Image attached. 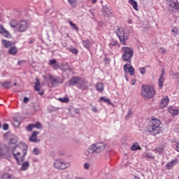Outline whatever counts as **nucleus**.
Here are the masks:
<instances>
[{"label": "nucleus", "instance_id": "1", "mask_svg": "<svg viewBox=\"0 0 179 179\" xmlns=\"http://www.w3.org/2000/svg\"><path fill=\"white\" fill-rule=\"evenodd\" d=\"M13 155L17 164H21L24 162L26 155H27V145L20 143L13 148Z\"/></svg>", "mask_w": 179, "mask_h": 179}, {"label": "nucleus", "instance_id": "2", "mask_svg": "<svg viewBox=\"0 0 179 179\" xmlns=\"http://www.w3.org/2000/svg\"><path fill=\"white\" fill-rule=\"evenodd\" d=\"M162 122L157 118L151 119L146 127L147 132H149L153 136L162 134Z\"/></svg>", "mask_w": 179, "mask_h": 179}, {"label": "nucleus", "instance_id": "3", "mask_svg": "<svg viewBox=\"0 0 179 179\" xmlns=\"http://www.w3.org/2000/svg\"><path fill=\"white\" fill-rule=\"evenodd\" d=\"M141 94L143 99H153L156 90L150 85H143Z\"/></svg>", "mask_w": 179, "mask_h": 179}, {"label": "nucleus", "instance_id": "4", "mask_svg": "<svg viewBox=\"0 0 179 179\" xmlns=\"http://www.w3.org/2000/svg\"><path fill=\"white\" fill-rule=\"evenodd\" d=\"M122 58L124 62L131 64L132 58L134 57V49L129 47L122 48Z\"/></svg>", "mask_w": 179, "mask_h": 179}, {"label": "nucleus", "instance_id": "5", "mask_svg": "<svg viewBox=\"0 0 179 179\" xmlns=\"http://www.w3.org/2000/svg\"><path fill=\"white\" fill-rule=\"evenodd\" d=\"M116 33L117 37H119L120 43L122 45H127V41L129 38V34L125 32V29L120 27H117Z\"/></svg>", "mask_w": 179, "mask_h": 179}, {"label": "nucleus", "instance_id": "6", "mask_svg": "<svg viewBox=\"0 0 179 179\" xmlns=\"http://www.w3.org/2000/svg\"><path fill=\"white\" fill-rule=\"evenodd\" d=\"M104 149H106V145H104L103 143H98L91 145L87 149V152L90 153V155L94 152L99 153V152L104 150Z\"/></svg>", "mask_w": 179, "mask_h": 179}, {"label": "nucleus", "instance_id": "7", "mask_svg": "<svg viewBox=\"0 0 179 179\" xmlns=\"http://www.w3.org/2000/svg\"><path fill=\"white\" fill-rule=\"evenodd\" d=\"M10 155V148L0 145V157L1 159H9Z\"/></svg>", "mask_w": 179, "mask_h": 179}, {"label": "nucleus", "instance_id": "8", "mask_svg": "<svg viewBox=\"0 0 179 179\" xmlns=\"http://www.w3.org/2000/svg\"><path fill=\"white\" fill-rule=\"evenodd\" d=\"M70 166L71 164L69 162L65 163L59 159H57L54 162V167L57 170H66Z\"/></svg>", "mask_w": 179, "mask_h": 179}, {"label": "nucleus", "instance_id": "9", "mask_svg": "<svg viewBox=\"0 0 179 179\" xmlns=\"http://www.w3.org/2000/svg\"><path fill=\"white\" fill-rule=\"evenodd\" d=\"M28 29L29 23H27L26 20H21L20 22H18L16 30L18 31V33H24V31H26Z\"/></svg>", "mask_w": 179, "mask_h": 179}, {"label": "nucleus", "instance_id": "10", "mask_svg": "<svg viewBox=\"0 0 179 179\" xmlns=\"http://www.w3.org/2000/svg\"><path fill=\"white\" fill-rule=\"evenodd\" d=\"M124 71L125 73H129L130 76H134V75H135V69H134L129 64H124Z\"/></svg>", "mask_w": 179, "mask_h": 179}, {"label": "nucleus", "instance_id": "11", "mask_svg": "<svg viewBox=\"0 0 179 179\" xmlns=\"http://www.w3.org/2000/svg\"><path fill=\"white\" fill-rule=\"evenodd\" d=\"M169 101H170V99H169V96H162L161 99V102L159 103L160 108H166V107L169 106Z\"/></svg>", "mask_w": 179, "mask_h": 179}, {"label": "nucleus", "instance_id": "12", "mask_svg": "<svg viewBox=\"0 0 179 179\" xmlns=\"http://www.w3.org/2000/svg\"><path fill=\"white\" fill-rule=\"evenodd\" d=\"M78 85V89H80L81 90H87V81H86L85 78H80Z\"/></svg>", "mask_w": 179, "mask_h": 179}, {"label": "nucleus", "instance_id": "13", "mask_svg": "<svg viewBox=\"0 0 179 179\" xmlns=\"http://www.w3.org/2000/svg\"><path fill=\"white\" fill-rule=\"evenodd\" d=\"M0 34H2L6 38H12V36H10L9 31L6 30L2 24H0Z\"/></svg>", "mask_w": 179, "mask_h": 179}, {"label": "nucleus", "instance_id": "14", "mask_svg": "<svg viewBox=\"0 0 179 179\" xmlns=\"http://www.w3.org/2000/svg\"><path fill=\"white\" fill-rule=\"evenodd\" d=\"M177 163H178V159H173V160L171 161L170 162H168L166 165V169L171 170V169H173L174 167V166H176V164H177Z\"/></svg>", "mask_w": 179, "mask_h": 179}, {"label": "nucleus", "instance_id": "15", "mask_svg": "<svg viewBox=\"0 0 179 179\" xmlns=\"http://www.w3.org/2000/svg\"><path fill=\"white\" fill-rule=\"evenodd\" d=\"M80 81V78L79 77H73L69 81V85L70 86H75L76 85L79 84V82Z\"/></svg>", "mask_w": 179, "mask_h": 179}, {"label": "nucleus", "instance_id": "16", "mask_svg": "<svg viewBox=\"0 0 179 179\" xmlns=\"http://www.w3.org/2000/svg\"><path fill=\"white\" fill-rule=\"evenodd\" d=\"M38 135V131H34L31 134V136L29 137L30 142H34V143L39 142V141L37 139V136Z\"/></svg>", "mask_w": 179, "mask_h": 179}, {"label": "nucleus", "instance_id": "17", "mask_svg": "<svg viewBox=\"0 0 179 179\" xmlns=\"http://www.w3.org/2000/svg\"><path fill=\"white\" fill-rule=\"evenodd\" d=\"M103 16H106V17H108L113 15V13H111V10H110L107 6H103Z\"/></svg>", "mask_w": 179, "mask_h": 179}, {"label": "nucleus", "instance_id": "18", "mask_svg": "<svg viewBox=\"0 0 179 179\" xmlns=\"http://www.w3.org/2000/svg\"><path fill=\"white\" fill-rule=\"evenodd\" d=\"M49 79L52 83V85H57L59 83V78L58 77H54L52 75L50 74Z\"/></svg>", "mask_w": 179, "mask_h": 179}, {"label": "nucleus", "instance_id": "19", "mask_svg": "<svg viewBox=\"0 0 179 179\" xmlns=\"http://www.w3.org/2000/svg\"><path fill=\"white\" fill-rule=\"evenodd\" d=\"M164 71H162L159 78V87L162 89L164 86Z\"/></svg>", "mask_w": 179, "mask_h": 179}, {"label": "nucleus", "instance_id": "20", "mask_svg": "<svg viewBox=\"0 0 179 179\" xmlns=\"http://www.w3.org/2000/svg\"><path fill=\"white\" fill-rule=\"evenodd\" d=\"M96 90L97 92H99V93H103V91L104 90V84H103V83H98L96 85Z\"/></svg>", "mask_w": 179, "mask_h": 179}, {"label": "nucleus", "instance_id": "21", "mask_svg": "<svg viewBox=\"0 0 179 179\" xmlns=\"http://www.w3.org/2000/svg\"><path fill=\"white\" fill-rule=\"evenodd\" d=\"M1 44H3V46L6 48H10V47H12V45H13V42H10V41H7V40H2L1 41Z\"/></svg>", "mask_w": 179, "mask_h": 179}, {"label": "nucleus", "instance_id": "22", "mask_svg": "<svg viewBox=\"0 0 179 179\" xmlns=\"http://www.w3.org/2000/svg\"><path fill=\"white\" fill-rule=\"evenodd\" d=\"M168 112H169V113L172 114L173 115H177L178 114V110L174 109L173 106H170L168 108Z\"/></svg>", "mask_w": 179, "mask_h": 179}, {"label": "nucleus", "instance_id": "23", "mask_svg": "<svg viewBox=\"0 0 179 179\" xmlns=\"http://www.w3.org/2000/svg\"><path fill=\"white\" fill-rule=\"evenodd\" d=\"M154 152L155 153H159V154L163 153L164 152V146L163 145L158 146L154 150Z\"/></svg>", "mask_w": 179, "mask_h": 179}, {"label": "nucleus", "instance_id": "24", "mask_svg": "<svg viewBox=\"0 0 179 179\" xmlns=\"http://www.w3.org/2000/svg\"><path fill=\"white\" fill-rule=\"evenodd\" d=\"M8 52L10 55H16V54H17V48L15 46L11 47L9 49Z\"/></svg>", "mask_w": 179, "mask_h": 179}, {"label": "nucleus", "instance_id": "25", "mask_svg": "<svg viewBox=\"0 0 179 179\" xmlns=\"http://www.w3.org/2000/svg\"><path fill=\"white\" fill-rule=\"evenodd\" d=\"M29 166L30 164L29 163V162H25L22 164L21 170H22V171H26V170H27V169H29Z\"/></svg>", "mask_w": 179, "mask_h": 179}, {"label": "nucleus", "instance_id": "26", "mask_svg": "<svg viewBox=\"0 0 179 179\" xmlns=\"http://www.w3.org/2000/svg\"><path fill=\"white\" fill-rule=\"evenodd\" d=\"M129 3L133 7L135 10H138V3L135 0H129Z\"/></svg>", "mask_w": 179, "mask_h": 179}, {"label": "nucleus", "instance_id": "27", "mask_svg": "<svg viewBox=\"0 0 179 179\" xmlns=\"http://www.w3.org/2000/svg\"><path fill=\"white\" fill-rule=\"evenodd\" d=\"M2 87L4 89H10L12 87V84L9 81H6L1 84Z\"/></svg>", "mask_w": 179, "mask_h": 179}, {"label": "nucleus", "instance_id": "28", "mask_svg": "<svg viewBox=\"0 0 179 179\" xmlns=\"http://www.w3.org/2000/svg\"><path fill=\"white\" fill-rule=\"evenodd\" d=\"M36 83L35 84V90H36V92H40V89H41V85L40 84V80H38V78H36Z\"/></svg>", "mask_w": 179, "mask_h": 179}, {"label": "nucleus", "instance_id": "29", "mask_svg": "<svg viewBox=\"0 0 179 179\" xmlns=\"http://www.w3.org/2000/svg\"><path fill=\"white\" fill-rule=\"evenodd\" d=\"M131 150H141V146L139 145V143H134L131 148Z\"/></svg>", "mask_w": 179, "mask_h": 179}, {"label": "nucleus", "instance_id": "30", "mask_svg": "<svg viewBox=\"0 0 179 179\" xmlns=\"http://www.w3.org/2000/svg\"><path fill=\"white\" fill-rule=\"evenodd\" d=\"M100 101H103V103H106V104L111 105V101L110 99L106 98V96H102L100 98Z\"/></svg>", "mask_w": 179, "mask_h": 179}, {"label": "nucleus", "instance_id": "31", "mask_svg": "<svg viewBox=\"0 0 179 179\" xmlns=\"http://www.w3.org/2000/svg\"><path fill=\"white\" fill-rule=\"evenodd\" d=\"M18 24L19 23H17V21H16L15 20H12L9 23L10 26L13 27V29H15V27L17 28Z\"/></svg>", "mask_w": 179, "mask_h": 179}, {"label": "nucleus", "instance_id": "32", "mask_svg": "<svg viewBox=\"0 0 179 179\" xmlns=\"http://www.w3.org/2000/svg\"><path fill=\"white\" fill-rule=\"evenodd\" d=\"M69 24L71 26L73 30H76V31H79V28L76 26V24H73L72 21H69Z\"/></svg>", "mask_w": 179, "mask_h": 179}, {"label": "nucleus", "instance_id": "33", "mask_svg": "<svg viewBox=\"0 0 179 179\" xmlns=\"http://www.w3.org/2000/svg\"><path fill=\"white\" fill-rule=\"evenodd\" d=\"M2 179H15V178H13V176H12V175L9 174V173H4L2 176Z\"/></svg>", "mask_w": 179, "mask_h": 179}, {"label": "nucleus", "instance_id": "34", "mask_svg": "<svg viewBox=\"0 0 179 179\" xmlns=\"http://www.w3.org/2000/svg\"><path fill=\"white\" fill-rule=\"evenodd\" d=\"M67 1L73 8H75V6L78 5V1L76 0H67Z\"/></svg>", "mask_w": 179, "mask_h": 179}, {"label": "nucleus", "instance_id": "35", "mask_svg": "<svg viewBox=\"0 0 179 179\" xmlns=\"http://www.w3.org/2000/svg\"><path fill=\"white\" fill-rule=\"evenodd\" d=\"M83 45H84V47H85V48H90V41H83Z\"/></svg>", "mask_w": 179, "mask_h": 179}, {"label": "nucleus", "instance_id": "36", "mask_svg": "<svg viewBox=\"0 0 179 179\" xmlns=\"http://www.w3.org/2000/svg\"><path fill=\"white\" fill-rule=\"evenodd\" d=\"M27 131H28V132H31V131H33V129H34V124H30L28 126H27L26 128Z\"/></svg>", "mask_w": 179, "mask_h": 179}, {"label": "nucleus", "instance_id": "37", "mask_svg": "<svg viewBox=\"0 0 179 179\" xmlns=\"http://www.w3.org/2000/svg\"><path fill=\"white\" fill-rule=\"evenodd\" d=\"M145 157H148V159H155V155L152 154V152H147L145 154Z\"/></svg>", "mask_w": 179, "mask_h": 179}, {"label": "nucleus", "instance_id": "38", "mask_svg": "<svg viewBox=\"0 0 179 179\" xmlns=\"http://www.w3.org/2000/svg\"><path fill=\"white\" fill-rule=\"evenodd\" d=\"M16 142H17V138H16L15 137H12L9 140V144L10 145H13V143H16Z\"/></svg>", "mask_w": 179, "mask_h": 179}, {"label": "nucleus", "instance_id": "39", "mask_svg": "<svg viewBox=\"0 0 179 179\" xmlns=\"http://www.w3.org/2000/svg\"><path fill=\"white\" fill-rule=\"evenodd\" d=\"M34 128H37V129H43V126L41 125V123L36 122L35 124H34Z\"/></svg>", "mask_w": 179, "mask_h": 179}, {"label": "nucleus", "instance_id": "40", "mask_svg": "<svg viewBox=\"0 0 179 179\" xmlns=\"http://www.w3.org/2000/svg\"><path fill=\"white\" fill-rule=\"evenodd\" d=\"M59 101H61V103H68L69 101V98L68 97L59 98Z\"/></svg>", "mask_w": 179, "mask_h": 179}, {"label": "nucleus", "instance_id": "41", "mask_svg": "<svg viewBox=\"0 0 179 179\" xmlns=\"http://www.w3.org/2000/svg\"><path fill=\"white\" fill-rule=\"evenodd\" d=\"M13 125H14L15 127H17L20 125V122H19V120L15 119L14 121L13 122Z\"/></svg>", "mask_w": 179, "mask_h": 179}, {"label": "nucleus", "instance_id": "42", "mask_svg": "<svg viewBox=\"0 0 179 179\" xmlns=\"http://www.w3.org/2000/svg\"><path fill=\"white\" fill-rule=\"evenodd\" d=\"M132 114H133L132 110L129 109L127 115L125 117L126 120H128V118H131V116L132 115Z\"/></svg>", "mask_w": 179, "mask_h": 179}, {"label": "nucleus", "instance_id": "43", "mask_svg": "<svg viewBox=\"0 0 179 179\" xmlns=\"http://www.w3.org/2000/svg\"><path fill=\"white\" fill-rule=\"evenodd\" d=\"M70 52H72L73 54H78V49L75 48H71L69 49Z\"/></svg>", "mask_w": 179, "mask_h": 179}, {"label": "nucleus", "instance_id": "44", "mask_svg": "<svg viewBox=\"0 0 179 179\" xmlns=\"http://www.w3.org/2000/svg\"><path fill=\"white\" fill-rule=\"evenodd\" d=\"M140 73H141V75H145V73H146V68L145 67L141 68Z\"/></svg>", "mask_w": 179, "mask_h": 179}, {"label": "nucleus", "instance_id": "45", "mask_svg": "<svg viewBox=\"0 0 179 179\" xmlns=\"http://www.w3.org/2000/svg\"><path fill=\"white\" fill-rule=\"evenodd\" d=\"M55 64H57V60L56 59L49 60L48 65H54Z\"/></svg>", "mask_w": 179, "mask_h": 179}, {"label": "nucleus", "instance_id": "46", "mask_svg": "<svg viewBox=\"0 0 179 179\" xmlns=\"http://www.w3.org/2000/svg\"><path fill=\"white\" fill-rule=\"evenodd\" d=\"M115 45H117V41L109 43L110 48H113V47H115Z\"/></svg>", "mask_w": 179, "mask_h": 179}, {"label": "nucleus", "instance_id": "47", "mask_svg": "<svg viewBox=\"0 0 179 179\" xmlns=\"http://www.w3.org/2000/svg\"><path fill=\"white\" fill-rule=\"evenodd\" d=\"M3 129H4V131H8V129H9V125L8 124H4L3 125Z\"/></svg>", "mask_w": 179, "mask_h": 179}, {"label": "nucleus", "instance_id": "48", "mask_svg": "<svg viewBox=\"0 0 179 179\" xmlns=\"http://www.w3.org/2000/svg\"><path fill=\"white\" fill-rule=\"evenodd\" d=\"M33 152L34 155H38L40 153V150L38 148H34Z\"/></svg>", "mask_w": 179, "mask_h": 179}, {"label": "nucleus", "instance_id": "49", "mask_svg": "<svg viewBox=\"0 0 179 179\" xmlns=\"http://www.w3.org/2000/svg\"><path fill=\"white\" fill-rule=\"evenodd\" d=\"M171 31L174 34H177L178 33V29H177V27H174Z\"/></svg>", "mask_w": 179, "mask_h": 179}, {"label": "nucleus", "instance_id": "50", "mask_svg": "<svg viewBox=\"0 0 179 179\" xmlns=\"http://www.w3.org/2000/svg\"><path fill=\"white\" fill-rule=\"evenodd\" d=\"M90 167V164H89V163H85L84 164V169H85V170H89Z\"/></svg>", "mask_w": 179, "mask_h": 179}, {"label": "nucleus", "instance_id": "51", "mask_svg": "<svg viewBox=\"0 0 179 179\" xmlns=\"http://www.w3.org/2000/svg\"><path fill=\"white\" fill-rule=\"evenodd\" d=\"M159 52H161V54H166V50H164L163 48H160Z\"/></svg>", "mask_w": 179, "mask_h": 179}, {"label": "nucleus", "instance_id": "52", "mask_svg": "<svg viewBox=\"0 0 179 179\" xmlns=\"http://www.w3.org/2000/svg\"><path fill=\"white\" fill-rule=\"evenodd\" d=\"M176 150L179 152V143H176Z\"/></svg>", "mask_w": 179, "mask_h": 179}, {"label": "nucleus", "instance_id": "53", "mask_svg": "<svg viewBox=\"0 0 179 179\" xmlns=\"http://www.w3.org/2000/svg\"><path fill=\"white\" fill-rule=\"evenodd\" d=\"M59 66L58 64H57V63L55 64H53V69H58Z\"/></svg>", "mask_w": 179, "mask_h": 179}, {"label": "nucleus", "instance_id": "54", "mask_svg": "<svg viewBox=\"0 0 179 179\" xmlns=\"http://www.w3.org/2000/svg\"><path fill=\"white\" fill-rule=\"evenodd\" d=\"M29 98H27V97H24V103H29Z\"/></svg>", "mask_w": 179, "mask_h": 179}, {"label": "nucleus", "instance_id": "55", "mask_svg": "<svg viewBox=\"0 0 179 179\" xmlns=\"http://www.w3.org/2000/svg\"><path fill=\"white\" fill-rule=\"evenodd\" d=\"M92 111L94 112V113H97V108H96V106H94L93 108H92Z\"/></svg>", "mask_w": 179, "mask_h": 179}, {"label": "nucleus", "instance_id": "56", "mask_svg": "<svg viewBox=\"0 0 179 179\" xmlns=\"http://www.w3.org/2000/svg\"><path fill=\"white\" fill-rule=\"evenodd\" d=\"M131 85H135L136 83V80H135V79L131 80Z\"/></svg>", "mask_w": 179, "mask_h": 179}, {"label": "nucleus", "instance_id": "57", "mask_svg": "<svg viewBox=\"0 0 179 179\" xmlns=\"http://www.w3.org/2000/svg\"><path fill=\"white\" fill-rule=\"evenodd\" d=\"M38 94H40V96H43V94H44V92H38Z\"/></svg>", "mask_w": 179, "mask_h": 179}, {"label": "nucleus", "instance_id": "58", "mask_svg": "<svg viewBox=\"0 0 179 179\" xmlns=\"http://www.w3.org/2000/svg\"><path fill=\"white\" fill-rule=\"evenodd\" d=\"M92 3H96L97 2V0H92Z\"/></svg>", "mask_w": 179, "mask_h": 179}, {"label": "nucleus", "instance_id": "59", "mask_svg": "<svg viewBox=\"0 0 179 179\" xmlns=\"http://www.w3.org/2000/svg\"><path fill=\"white\" fill-rule=\"evenodd\" d=\"M22 62H24V61H19V62H17V65H20V64H22Z\"/></svg>", "mask_w": 179, "mask_h": 179}, {"label": "nucleus", "instance_id": "60", "mask_svg": "<svg viewBox=\"0 0 179 179\" xmlns=\"http://www.w3.org/2000/svg\"><path fill=\"white\" fill-rule=\"evenodd\" d=\"M134 179H141V178H140L139 177H138V176H136L134 177Z\"/></svg>", "mask_w": 179, "mask_h": 179}, {"label": "nucleus", "instance_id": "61", "mask_svg": "<svg viewBox=\"0 0 179 179\" xmlns=\"http://www.w3.org/2000/svg\"><path fill=\"white\" fill-rule=\"evenodd\" d=\"M2 54V51L0 50V58H1V55Z\"/></svg>", "mask_w": 179, "mask_h": 179}, {"label": "nucleus", "instance_id": "62", "mask_svg": "<svg viewBox=\"0 0 179 179\" xmlns=\"http://www.w3.org/2000/svg\"><path fill=\"white\" fill-rule=\"evenodd\" d=\"M17 85V83H14V86H16Z\"/></svg>", "mask_w": 179, "mask_h": 179}, {"label": "nucleus", "instance_id": "63", "mask_svg": "<svg viewBox=\"0 0 179 179\" xmlns=\"http://www.w3.org/2000/svg\"><path fill=\"white\" fill-rule=\"evenodd\" d=\"M31 43H33V41H31L29 42V44H31Z\"/></svg>", "mask_w": 179, "mask_h": 179}, {"label": "nucleus", "instance_id": "64", "mask_svg": "<svg viewBox=\"0 0 179 179\" xmlns=\"http://www.w3.org/2000/svg\"><path fill=\"white\" fill-rule=\"evenodd\" d=\"M0 128H1V123H0Z\"/></svg>", "mask_w": 179, "mask_h": 179}]
</instances>
